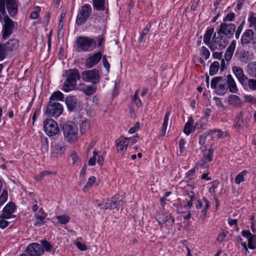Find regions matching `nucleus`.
<instances>
[{"mask_svg":"<svg viewBox=\"0 0 256 256\" xmlns=\"http://www.w3.org/2000/svg\"><path fill=\"white\" fill-rule=\"evenodd\" d=\"M6 8L12 17L18 12V5L16 0H0V20L4 16V24L2 26V39H7L12 33L14 22L6 15Z\"/></svg>","mask_w":256,"mask_h":256,"instance_id":"nucleus-1","label":"nucleus"},{"mask_svg":"<svg viewBox=\"0 0 256 256\" xmlns=\"http://www.w3.org/2000/svg\"><path fill=\"white\" fill-rule=\"evenodd\" d=\"M63 76L66 78L63 84V90L68 92L74 90L76 84L77 80L80 78V75L78 70H65Z\"/></svg>","mask_w":256,"mask_h":256,"instance_id":"nucleus-2","label":"nucleus"},{"mask_svg":"<svg viewBox=\"0 0 256 256\" xmlns=\"http://www.w3.org/2000/svg\"><path fill=\"white\" fill-rule=\"evenodd\" d=\"M64 140L69 143L75 142L78 138V129L76 124L72 122H67L62 126Z\"/></svg>","mask_w":256,"mask_h":256,"instance_id":"nucleus-3","label":"nucleus"},{"mask_svg":"<svg viewBox=\"0 0 256 256\" xmlns=\"http://www.w3.org/2000/svg\"><path fill=\"white\" fill-rule=\"evenodd\" d=\"M124 202V196L116 194L110 199H108L106 203H100L97 200L96 204L99 206L100 209L112 210L116 208L118 210L122 206Z\"/></svg>","mask_w":256,"mask_h":256,"instance_id":"nucleus-4","label":"nucleus"},{"mask_svg":"<svg viewBox=\"0 0 256 256\" xmlns=\"http://www.w3.org/2000/svg\"><path fill=\"white\" fill-rule=\"evenodd\" d=\"M19 46V42L17 39L10 40L6 43L0 42V61L5 58L10 52L16 51Z\"/></svg>","mask_w":256,"mask_h":256,"instance_id":"nucleus-5","label":"nucleus"},{"mask_svg":"<svg viewBox=\"0 0 256 256\" xmlns=\"http://www.w3.org/2000/svg\"><path fill=\"white\" fill-rule=\"evenodd\" d=\"M211 88L218 95L223 96L228 90L226 85V80L222 76H216L212 79L210 84Z\"/></svg>","mask_w":256,"mask_h":256,"instance_id":"nucleus-6","label":"nucleus"},{"mask_svg":"<svg viewBox=\"0 0 256 256\" xmlns=\"http://www.w3.org/2000/svg\"><path fill=\"white\" fill-rule=\"evenodd\" d=\"M96 42L90 38L86 36H80L78 38L76 45L82 51H92L96 46Z\"/></svg>","mask_w":256,"mask_h":256,"instance_id":"nucleus-7","label":"nucleus"},{"mask_svg":"<svg viewBox=\"0 0 256 256\" xmlns=\"http://www.w3.org/2000/svg\"><path fill=\"white\" fill-rule=\"evenodd\" d=\"M92 12V8L90 4H86L82 6L76 18V23L78 26L84 24L89 18Z\"/></svg>","mask_w":256,"mask_h":256,"instance_id":"nucleus-8","label":"nucleus"},{"mask_svg":"<svg viewBox=\"0 0 256 256\" xmlns=\"http://www.w3.org/2000/svg\"><path fill=\"white\" fill-rule=\"evenodd\" d=\"M228 40L226 36L220 34L216 36V34L214 33L209 48L212 51L222 50L226 48Z\"/></svg>","mask_w":256,"mask_h":256,"instance_id":"nucleus-9","label":"nucleus"},{"mask_svg":"<svg viewBox=\"0 0 256 256\" xmlns=\"http://www.w3.org/2000/svg\"><path fill=\"white\" fill-rule=\"evenodd\" d=\"M63 111L62 106L58 102L50 101L47 106L46 114L48 116H59Z\"/></svg>","mask_w":256,"mask_h":256,"instance_id":"nucleus-10","label":"nucleus"},{"mask_svg":"<svg viewBox=\"0 0 256 256\" xmlns=\"http://www.w3.org/2000/svg\"><path fill=\"white\" fill-rule=\"evenodd\" d=\"M44 129L49 136L56 135L60 131L57 122L51 118H47L44 121Z\"/></svg>","mask_w":256,"mask_h":256,"instance_id":"nucleus-11","label":"nucleus"},{"mask_svg":"<svg viewBox=\"0 0 256 256\" xmlns=\"http://www.w3.org/2000/svg\"><path fill=\"white\" fill-rule=\"evenodd\" d=\"M82 80L86 82H91L93 84L99 82L100 76L98 70L93 69L92 70H86L82 74Z\"/></svg>","mask_w":256,"mask_h":256,"instance_id":"nucleus-12","label":"nucleus"},{"mask_svg":"<svg viewBox=\"0 0 256 256\" xmlns=\"http://www.w3.org/2000/svg\"><path fill=\"white\" fill-rule=\"evenodd\" d=\"M236 26L233 24L222 23L218 31V35L223 34L230 38L233 37L236 32Z\"/></svg>","mask_w":256,"mask_h":256,"instance_id":"nucleus-13","label":"nucleus"},{"mask_svg":"<svg viewBox=\"0 0 256 256\" xmlns=\"http://www.w3.org/2000/svg\"><path fill=\"white\" fill-rule=\"evenodd\" d=\"M189 200L187 198L184 200L178 206V210L179 212L184 213L186 210H189L193 204V201L195 200V194L193 192H190L188 194Z\"/></svg>","mask_w":256,"mask_h":256,"instance_id":"nucleus-14","label":"nucleus"},{"mask_svg":"<svg viewBox=\"0 0 256 256\" xmlns=\"http://www.w3.org/2000/svg\"><path fill=\"white\" fill-rule=\"evenodd\" d=\"M235 54L238 60L243 64H246L254 58L252 52L244 50H237Z\"/></svg>","mask_w":256,"mask_h":256,"instance_id":"nucleus-15","label":"nucleus"},{"mask_svg":"<svg viewBox=\"0 0 256 256\" xmlns=\"http://www.w3.org/2000/svg\"><path fill=\"white\" fill-rule=\"evenodd\" d=\"M251 114L248 112H242L236 122V126L238 128L248 126Z\"/></svg>","mask_w":256,"mask_h":256,"instance_id":"nucleus-16","label":"nucleus"},{"mask_svg":"<svg viewBox=\"0 0 256 256\" xmlns=\"http://www.w3.org/2000/svg\"><path fill=\"white\" fill-rule=\"evenodd\" d=\"M26 252L30 256H38L42 255L44 250L41 245L37 243H32L27 246Z\"/></svg>","mask_w":256,"mask_h":256,"instance_id":"nucleus-17","label":"nucleus"},{"mask_svg":"<svg viewBox=\"0 0 256 256\" xmlns=\"http://www.w3.org/2000/svg\"><path fill=\"white\" fill-rule=\"evenodd\" d=\"M196 205L197 209L201 210L202 214L200 218L204 220L206 218L207 212L210 207L209 202L205 198H203L202 200H198Z\"/></svg>","mask_w":256,"mask_h":256,"instance_id":"nucleus-18","label":"nucleus"},{"mask_svg":"<svg viewBox=\"0 0 256 256\" xmlns=\"http://www.w3.org/2000/svg\"><path fill=\"white\" fill-rule=\"evenodd\" d=\"M66 146L60 143H55L51 146V155L54 158L62 156L65 152Z\"/></svg>","mask_w":256,"mask_h":256,"instance_id":"nucleus-19","label":"nucleus"},{"mask_svg":"<svg viewBox=\"0 0 256 256\" xmlns=\"http://www.w3.org/2000/svg\"><path fill=\"white\" fill-rule=\"evenodd\" d=\"M232 70L239 82L242 85L247 84L248 78L244 74L242 68L239 66H234L232 67Z\"/></svg>","mask_w":256,"mask_h":256,"instance_id":"nucleus-20","label":"nucleus"},{"mask_svg":"<svg viewBox=\"0 0 256 256\" xmlns=\"http://www.w3.org/2000/svg\"><path fill=\"white\" fill-rule=\"evenodd\" d=\"M15 210V204L13 202L8 203L3 208L2 216L4 218H15L16 216L13 215Z\"/></svg>","mask_w":256,"mask_h":256,"instance_id":"nucleus-21","label":"nucleus"},{"mask_svg":"<svg viewBox=\"0 0 256 256\" xmlns=\"http://www.w3.org/2000/svg\"><path fill=\"white\" fill-rule=\"evenodd\" d=\"M102 58V54L98 52L92 56L86 59V66L88 68H91L96 65Z\"/></svg>","mask_w":256,"mask_h":256,"instance_id":"nucleus-22","label":"nucleus"},{"mask_svg":"<svg viewBox=\"0 0 256 256\" xmlns=\"http://www.w3.org/2000/svg\"><path fill=\"white\" fill-rule=\"evenodd\" d=\"M226 84H227L226 87L232 93H236L238 88L236 86V82L231 74H228L226 76Z\"/></svg>","mask_w":256,"mask_h":256,"instance_id":"nucleus-23","label":"nucleus"},{"mask_svg":"<svg viewBox=\"0 0 256 256\" xmlns=\"http://www.w3.org/2000/svg\"><path fill=\"white\" fill-rule=\"evenodd\" d=\"M254 36V32L252 30H246L242 34L241 43L243 46L250 43Z\"/></svg>","mask_w":256,"mask_h":256,"instance_id":"nucleus-24","label":"nucleus"},{"mask_svg":"<svg viewBox=\"0 0 256 256\" xmlns=\"http://www.w3.org/2000/svg\"><path fill=\"white\" fill-rule=\"evenodd\" d=\"M66 104L69 111L71 112L73 110L77 104V98L76 96H67L66 99Z\"/></svg>","mask_w":256,"mask_h":256,"instance_id":"nucleus-25","label":"nucleus"},{"mask_svg":"<svg viewBox=\"0 0 256 256\" xmlns=\"http://www.w3.org/2000/svg\"><path fill=\"white\" fill-rule=\"evenodd\" d=\"M236 42L234 40H233L227 48L224 54V58L226 61H228L232 58V56L233 55L236 48Z\"/></svg>","mask_w":256,"mask_h":256,"instance_id":"nucleus-26","label":"nucleus"},{"mask_svg":"<svg viewBox=\"0 0 256 256\" xmlns=\"http://www.w3.org/2000/svg\"><path fill=\"white\" fill-rule=\"evenodd\" d=\"M93 7L98 11H104L106 10L105 0H92Z\"/></svg>","mask_w":256,"mask_h":256,"instance_id":"nucleus-27","label":"nucleus"},{"mask_svg":"<svg viewBox=\"0 0 256 256\" xmlns=\"http://www.w3.org/2000/svg\"><path fill=\"white\" fill-rule=\"evenodd\" d=\"M118 142L116 144L118 151L122 152L124 150H126L127 148V146L128 144V138H120L118 140Z\"/></svg>","mask_w":256,"mask_h":256,"instance_id":"nucleus-28","label":"nucleus"},{"mask_svg":"<svg viewBox=\"0 0 256 256\" xmlns=\"http://www.w3.org/2000/svg\"><path fill=\"white\" fill-rule=\"evenodd\" d=\"M214 32V28H208L204 36V42L208 46L211 44V38Z\"/></svg>","mask_w":256,"mask_h":256,"instance_id":"nucleus-29","label":"nucleus"},{"mask_svg":"<svg viewBox=\"0 0 256 256\" xmlns=\"http://www.w3.org/2000/svg\"><path fill=\"white\" fill-rule=\"evenodd\" d=\"M170 110H167L166 114L164 119V122L162 127V132H161V136H164L166 134L168 124V121L169 119V116L170 114Z\"/></svg>","mask_w":256,"mask_h":256,"instance_id":"nucleus-30","label":"nucleus"},{"mask_svg":"<svg viewBox=\"0 0 256 256\" xmlns=\"http://www.w3.org/2000/svg\"><path fill=\"white\" fill-rule=\"evenodd\" d=\"M64 94L60 91L54 92L51 95L50 101L56 102L58 100L62 101L64 100Z\"/></svg>","mask_w":256,"mask_h":256,"instance_id":"nucleus-31","label":"nucleus"},{"mask_svg":"<svg viewBox=\"0 0 256 256\" xmlns=\"http://www.w3.org/2000/svg\"><path fill=\"white\" fill-rule=\"evenodd\" d=\"M228 102L230 104L234 106H239L241 104L240 98L236 95H230L228 97Z\"/></svg>","mask_w":256,"mask_h":256,"instance_id":"nucleus-32","label":"nucleus"},{"mask_svg":"<svg viewBox=\"0 0 256 256\" xmlns=\"http://www.w3.org/2000/svg\"><path fill=\"white\" fill-rule=\"evenodd\" d=\"M247 72L250 76L256 78V62H252L248 64Z\"/></svg>","mask_w":256,"mask_h":256,"instance_id":"nucleus-33","label":"nucleus"},{"mask_svg":"<svg viewBox=\"0 0 256 256\" xmlns=\"http://www.w3.org/2000/svg\"><path fill=\"white\" fill-rule=\"evenodd\" d=\"M248 21L250 22V27L253 28L255 30H256V14L250 12Z\"/></svg>","mask_w":256,"mask_h":256,"instance_id":"nucleus-34","label":"nucleus"},{"mask_svg":"<svg viewBox=\"0 0 256 256\" xmlns=\"http://www.w3.org/2000/svg\"><path fill=\"white\" fill-rule=\"evenodd\" d=\"M193 123L194 120L190 117L184 126V132L187 136L189 135L192 132Z\"/></svg>","mask_w":256,"mask_h":256,"instance_id":"nucleus-35","label":"nucleus"},{"mask_svg":"<svg viewBox=\"0 0 256 256\" xmlns=\"http://www.w3.org/2000/svg\"><path fill=\"white\" fill-rule=\"evenodd\" d=\"M46 216V214H44V216H38L37 214H35L34 226H40L44 224L46 222L44 220Z\"/></svg>","mask_w":256,"mask_h":256,"instance_id":"nucleus-36","label":"nucleus"},{"mask_svg":"<svg viewBox=\"0 0 256 256\" xmlns=\"http://www.w3.org/2000/svg\"><path fill=\"white\" fill-rule=\"evenodd\" d=\"M200 55L202 56V58H200V63H204V61L202 60V58L204 60H208L210 56V52L209 50L205 46H202V49L200 50Z\"/></svg>","mask_w":256,"mask_h":256,"instance_id":"nucleus-37","label":"nucleus"},{"mask_svg":"<svg viewBox=\"0 0 256 256\" xmlns=\"http://www.w3.org/2000/svg\"><path fill=\"white\" fill-rule=\"evenodd\" d=\"M220 68L219 62L216 61L212 62L210 68V76H214L216 74Z\"/></svg>","mask_w":256,"mask_h":256,"instance_id":"nucleus-38","label":"nucleus"},{"mask_svg":"<svg viewBox=\"0 0 256 256\" xmlns=\"http://www.w3.org/2000/svg\"><path fill=\"white\" fill-rule=\"evenodd\" d=\"M96 90V87L94 86H87L83 88V91L86 95L90 96L94 94Z\"/></svg>","mask_w":256,"mask_h":256,"instance_id":"nucleus-39","label":"nucleus"},{"mask_svg":"<svg viewBox=\"0 0 256 256\" xmlns=\"http://www.w3.org/2000/svg\"><path fill=\"white\" fill-rule=\"evenodd\" d=\"M90 128V122L88 121L82 122L80 126V132L82 134L86 133Z\"/></svg>","mask_w":256,"mask_h":256,"instance_id":"nucleus-40","label":"nucleus"},{"mask_svg":"<svg viewBox=\"0 0 256 256\" xmlns=\"http://www.w3.org/2000/svg\"><path fill=\"white\" fill-rule=\"evenodd\" d=\"M247 172H248L246 170L240 172L235 178V183L237 184H239L241 182H244V176L247 174Z\"/></svg>","mask_w":256,"mask_h":256,"instance_id":"nucleus-41","label":"nucleus"},{"mask_svg":"<svg viewBox=\"0 0 256 256\" xmlns=\"http://www.w3.org/2000/svg\"><path fill=\"white\" fill-rule=\"evenodd\" d=\"M138 90H136L134 96H132V100L138 107H140L142 106V102L138 97Z\"/></svg>","mask_w":256,"mask_h":256,"instance_id":"nucleus-42","label":"nucleus"},{"mask_svg":"<svg viewBox=\"0 0 256 256\" xmlns=\"http://www.w3.org/2000/svg\"><path fill=\"white\" fill-rule=\"evenodd\" d=\"M56 219L58 220V222H60L62 224H68L70 220V217L66 214H64L62 216H57Z\"/></svg>","mask_w":256,"mask_h":256,"instance_id":"nucleus-43","label":"nucleus"},{"mask_svg":"<svg viewBox=\"0 0 256 256\" xmlns=\"http://www.w3.org/2000/svg\"><path fill=\"white\" fill-rule=\"evenodd\" d=\"M244 98L245 102L256 104V96H253L251 95H244Z\"/></svg>","mask_w":256,"mask_h":256,"instance_id":"nucleus-44","label":"nucleus"},{"mask_svg":"<svg viewBox=\"0 0 256 256\" xmlns=\"http://www.w3.org/2000/svg\"><path fill=\"white\" fill-rule=\"evenodd\" d=\"M204 160L206 162H211L212 160L213 150H206L204 152Z\"/></svg>","mask_w":256,"mask_h":256,"instance_id":"nucleus-45","label":"nucleus"},{"mask_svg":"<svg viewBox=\"0 0 256 256\" xmlns=\"http://www.w3.org/2000/svg\"><path fill=\"white\" fill-rule=\"evenodd\" d=\"M40 11V6H36L34 8V10L32 11L30 15V18L32 19H36L39 16V12Z\"/></svg>","mask_w":256,"mask_h":256,"instance_id":"nucleus-46","label":"nucleus"},{"mask_svg":"<svg viewBox=\"0 0 256 256\" xmlns=\"http://www.w3.org/2000/svg\"><path fill=\"white\" fill-rule=\"evenodd\" d=\"M247 247L252 250L256 248V236L252 238V239L249 238Z\"/></svg>","mask_w":256,"mask_h":256,"instance_id":"nucleus-47","label":"nucleus"},{"mask_svg":"<svg viewBox=\"0 0 256 256\" xmlns=\"http://www.w3.org/2000/svg\"><path fill=\"white\" fill-rule=\"evenodd\" d=\"M8 199V192L4 190L0 196V206H2Z\"/></svg>","mask_w":256,"mask_h":256,"instance_id":"nucleus-48","label":"nucleus"},{"mask_svg":"<svg viewBox=\"0 0 256 256\" xmlns=\"http://www.w3.org/2000/svg\"><path fill=\"white\" fill-rule=\"evenodd\" d=\"M8 219V218H4L2 216H1L0 218V228L2 229H4L6 227H7L10 222L6 220Z\"/></svg>","mask_w":256,"mask_h":256,"instance_id":"nucleus-49","label":"nucleus"},{"mask_svg":"<svg viewBox=\"0 0 256 256\" xmlns=\"http://www.w3.org/2000/svg\"><path fill=\"white\" fill-rule=\"evenodd\" d=\"M52 172L50 171H43L36 176V179L40 180L43 179L46 176L51 175Z\"/></svg>","mask_w":256,"mask_h":256,"instance_id":"nucleus-50","label":"nucleus"},{"mask_svg":"<svg viewBox=\"0 0 256 256\" xmlns=\"http://www.w3.org/2000/svg\"><path fill=\"white\" fill-rule=\"evenodd\" d=\"M98 152L96 150H94L93 152V156L90 158L88 160V164L90 166H94L96 164V158L98 156Z\"/></svg>","mask_w":256,"mask_h":256,"instance_id":"nucleus-51","label":"nucleus"},{"mask_svg":"<svg viewBox=\"0 0 256 256\" xmlns=\"http://www.w3.org/2000/svg\"><path fill=\"white\" fill-rule=\"evenodd\" d=\"M235 14L234 12H230L226 14V16L224 18V22H232L234 20Z\"/></svg>","mask_w":256,"mask_h":256,"instance_id":"nucleus-52","label":"nucleus"},{"mask_svg":"<svg viewBox=\"0 0 256 256\" xmlns=\"http://www.w3.org/2000/svg\"><path fill=\"white\" fill-rule=\"evenodd\" d=\"M247 82L250 90H256V80L248 78Z\"/></svg>","mask_w":256,"mask_h":256,"instance_id":"nucleus-53","label":"nucleus"},{"mask_svg":"<svg viewBox=\"0 0 256 256\" xmlns=\"http://www.w3.org/2000/svg\"><path fill=\"white\" fill-rule=\"evenodd\" d=\"M42 247L45 249L46 251L49 252L52 248V246L51 244H50V242H48L46 240H42Z\"/></svg>","mask_w":256,"mask_h":256,"instance_id":"nucleus-54","label":"nucleus"},{"mask_svg":"<svg viewBox=\"0 0 256 256\" xmlns=\"http://www.w3.org/2000/svg\"><path fill=\"white\" fill-rule=\"evenodd\" d=\"M243 236L246 237L249 240V238L252 239L253 237H256V235H254L248 230H243L242 232Z\"/></svg>","mask_w":256,"mask_h":256,"instance_id":"nucleus-55","label":"nucleus"},{"mask_svg":"<svg viewBox=\"0 0 256 256\" xmlns=\"http://www.w3.org/2000/svg\"><path fill=\"white\" fill-rule=\"evenodd\" d=\"M150 30V28L148 26L146 27L144 30L142 32V33L139 40L140 41V42H142L143 39L145 38V36L148 34Z\"/></svg>","mask_w":256,"mask_h":256,"instance_id":"nucleus-56","label":"nucleus"},{"mask_svg":"<svg viewBox=\"0 0 256 256\" xmlns=\"http://www.w3.org/2000/svg\"><path fill=\"white\" fill-rule=\"evenodd\" d=\"M228 234V232L226 230H222V232L220 233L218 238L217 240L219 242H222L226 236V234Z\"/></svg>","mask_w":256,"mask_h":256,"instance_id":"nucleus-57","label":"nucleus"},{"mask_svg":"<svg viewBox=\"0 0 256 256\" xmlns=\"http://www.w3.org/2000/svg\"><path fill=\"white\" fill-rule=\"evenodd\" d=\"M96 182V178L94 176H90L86 183V186H85L84 188V190L88 186H91L94 182Z\"/></svg>","mask_w":256,"mask_h":256,"instance_id":"nucleus-58","label":"nucleus"},{"mask_svg":"<svg viewBox=\"0 0 256 256\" xmlns=\"http://www.w3.org/2000/svg\"><path fill=\"white\" fill-rule=\"evenodd\" d=\"M237 242L240 244L246 250V251H248L247 245L246 242H243V240L240 236L236 238Z\"/></svg>","mask_w":256,"mask_h":256,"instance_id":"nucleus-59","label":"nucleus"},{"mask_svg":"<svg viewBox=\"0 0 256 256\" xmlns=\"http://www.w3.org/2000/svg\"><path fill=\"white\" fill-rule=\"evenodd\" d=\"M102 62L104 67L106 68L107 72H108L110 71V64L108 62L106 56H104L102 58Z\"/></svg>","mask_w":256,"mask_h":256,"instance_id":"nucleus-60","label":"nucleus"},{"mask_svg":"<svg viewBox=\"0 0 256 256\" xmlns=\"http://www.w3.org/2000/svg\"><path fill=\"white\" fill-rule=\"evenodd\" d=\"M213 132H218V134H217V136L218 138H222L224 137H225L226 135V134H224V132H222V130H214L213 131H212Z\"/></svg>","mask_w":256,"mask_h":256,"instance_id":"nucleus-61","label":"nucleus"},{"mask_svg":"<svg viewBox=\"0 0 256 256\" xmlns=\"http://www.w3.org/2000/svg\"><path fill=\"white\" fill-rule=\"evenodd\" d=\"M214 100L215 101L216 106L218 108H223L224 104L220 100V98L214 97Z\"/></svg>","mask_w":256,"mask_h":256,"instance_id":"nucleus-62","label":"nucleus"},{"mask_svg":"<svg viewBox=\"0 0 256 256\" xmlns=\"http://www.w3.org/2000/svg\"><path fill=\"white\" fill-rule=\"evenodd\" d=\"M184 144H185V142H184V140L181 139L179 141L178 144H179L180 150V153H182L184 151Z\"/></svg>","mask_w":256,"mask_h":256,"instance_id":"nucleus-63","label":"nucleus"},{"mask_svg":"<svg viewBox=\"0 0 256 256\" xmlns=\"http://www.w3.org/2000/svg\"><path fill=\"white\" fill-rule=\"evenodd\" d=\"M76 246L77 248L80 250L84 251L86 250V246L84 244H82L81 242H76Z\"/></svg>","mask_w":256,"mask_h":256,"instance_id":"nucleus-64","label":"nucleus"}]
</instances>
